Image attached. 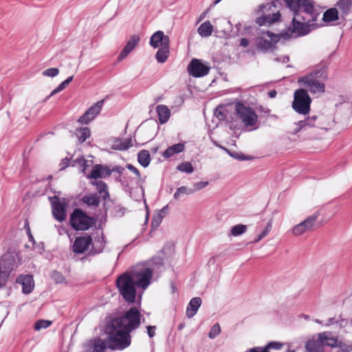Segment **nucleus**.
<instances>
[{
  "mask_svg": "<svg viewBox=\"0 0 352 352\" xmlns=\"http://www.w3.org/2000/svg\"><path fill=\"white\" fill-rule=\"evenodd\" d=\"M151 160V155L148 151L141 150L138 153V162L144 168H146L149 166Z\"/></svg>",
  "mask_w": 352,
  "mask_h": 352,
  "instance_id": "72a5a7b5",
  "label": "nucleus"
},
{
  "mask_svg": "<svg viewBox=\"0 0 352 352\" xmlns=\"http://www.w3.org/2000/svg\"><path fill=\"white\" fill-rule=\"evenodd\" d=\"M201 305V299L199 297L192 298L188 302L186 308V316L191 318L197 313Z\"/></svg>",
  "mask_w": 352,
  "mask_h": 352,
  "instance_id": "4be33fe9",
  "label": "nucleus"
},
{
  "mask_svg": "<svg viewBox=\"0 0 352 352\" xmlns=\"http://www.w3.org/2000/svg\"><path fill=\"white\" fill-rule=\"evenodd\" d=\"M324 339V333H318L317 339H312L306 342V350L308 352H323L322 342Z\"/></svg>",
  "mask_w": 352,
  "mask_h": 352,
  "instance_id": "6ab92c4d",
  "label": "nucleus"
},
{
  "mask_svg": "<svg viewBox=\"0 0 352 352\" xmlns=\"http://www.w3.org/2000/svg\"><path fill=\"white\" fill-rule=\"evenodd\" d=\"M164 264V259L161 256L153 257L149 261L148 265L155 268L162 267Z\"/></svg>",
  "mask_w": 352,
  "mask_h": 352,
  "instance_id": "a18cd8bd",
  "label": "nucleus"
},
{
  "mask_svg": "<svg viewBox=\"0 0 352 352\" xmlns=\"http://www.w3.org/2000/svg\"><path fill=\"white\" fill-rule=\"evenodd\" d=\"M266 36H267L270 38V43H274V46H276V44L278 42L283 41H288L289 38L286 36V32L285 30H282L278 34H275L271 31H266L265 33Z\"/></svg>",
  "mask_w": 352,
  "mask_h": 352,
  "instance_id": "473e14b6",
  "label": "nucleus"
},
{
  "mask_svg": "<svg viewBox=\"0 0 352 352\" xmlns=\"http://www.w3.org/2000/svg\"><path fill=\"white\" fill-rule=\"evenodd\" d=\"M282 2L285 3L293 14L305 13L311 16V21H316L319 13L315 10V1L314 0H272L271 2L261 4L256 10L257 14L261 16L257 17L255 22L258 26L271 25L280 20L281 14L279 10L274 11L272 8H278Z\"/></svg>",
  "mask_w": 352,
  "mask_h": 352,
  "instance_id": "f257e3e1",
  "label": "nucleus"
},
{
  "mask_svg": "<svg viewBox=\"0 0 352 352\" xmlns=\"http://www.w3.org/2000/svg\"><path fill=\"white\" fill-rule=\"evenodd\" d=\"M58 73L59 69L56 67H51L43 72V76L50 77H55L58 74Z\"/></svg>",
  "mask_w": 352,
  "mask_h": 352,
  "instance_id": "8fccbe9b",
  "label": "nucleus"
},
{
  "mask_svg": "<svg viewBox=\"0 0 352 352\" xmlns=\"http://www.w3.org/2000/svg\"><path fill=\"white\" fill-rule=\"evenodd\" d=\"M249 352H270L265 347H254L249 350Z\"/></svg>",
  "mask_w": 352,
  "mask_h": 352,
  "instance_id": "774afa93",
  "label": "nucleus"
},
{
  "mask_svg": "<svg viewBox=\"0 0 352 352\" xmlns=\"http://www.w3.org/2000/svg\"><path fill=\"white\" fill-rule=\"evenodd\" d=\"M92 244V237L85 233L84 235L76 237L72 245V251L76 254H81L89 250Z\"/></svg>",
  "mask_w": 352,
  "mask_h": 352,
  "instance_id": "2eb2a0df",
  "label": "nucleus"
},
{
  "mask_svg": "<svg viewBox=\"0 0 352 352\" xmlns=\"http://www.w3.org/2000/svg\"><path fill=\"white\" fill-rule=\"evenodd\" d=\"M23 258L19 251L8 248L0 258V287L4 285L11 272L22 263Z\"/></svg>",
  "mask_w": 352,
  "mask_h": 352,
  "instance_id": "423d86ee",
  "label": "nucleus"
},
{
  "mask_svg": "<svg viewBox=\"0 0 352 352\" xmlns=\"http://www.w3.org/2000/svg\"><path fill=\"white\" fill-rule=\"evenodd\" d=\"M146 330H147L148 336L150 338H152L155 336V330H156L155 326H151V325L147 326Z\"/></svg>",
  "mask_w": 352,
  "mask_h": 352,
  "instance_id": "052dcab7",
  "label": "nucleus"
},
{
  "mask_svg": "<svg viewBox=\"0 0 352 352\" xmlns=\"http://www.w3.org/2000/svg\"><path fill=\"white\" fill-rule=\"evenodd\" d=\"M67 85H68L67 83L65 80H63L60 84L58 85V86L56 88H55L51 92L50 95L47 97V98L51 97L52 96H54V95L62 91L63 90H64L66 88V87Z\"/></svg>",
  "mask_w": 352,
  "mask_h": 352,
  "instance_id": "603ef678",
  "label": "nucleus"
},
{
  "mask_svg": "<svg viewBox=\"0 0 352 352\" xmlns=\"http://www.w3.org/2000/svg\"><path fill=\"white\" fill-rule=\"evenodd\" d=\"M318 217V215L317 214H314L307 217L304 221L293 228V234L299 236L305 232L313 230L317 226L316 221Z\"/></svg>",
  "mask_w": 352,
  "mask_h": 352,
  "instance_id": "ddd939ff",
  "label": "nucleus"
},
{
  "mask_svg": "<svg viewBox=\"0 0 352 352\" xmlns=\"http://www.w3.org/2000/svg\"><path fill=\"white\" fill-rule=\"evenodd\" d=\"M91 184L96 186L98 193L101 195L102 199L104 201L110 199V195L108 191V186L104 182L99 180L92 182Z\"/></svg>",
  "mask_w": 352,
  "mask_h": 352,
  "instance_id": "393cba45",
  "label": "nucleus"
},
{
  "mask_svg": "<svg viewBox=\"0 0 352 352\" xmlns=\"http://www.w3.org/2000/svg\"><path fill=\"white\" fill-rule=\"evenodd\" d=\"M197 31L201 36L208 37L212 34L213 26L209 21H206L200 25Z\"/></svg>",
  "mask_w": 352,
  "mask_h": 352,
  "instance_id": "f704fd0d",
  "label": "nucleus"
},
{
  "mask_svg": "<svg viewBox=\"0 0 352 352\" xmlns=\"http://www.w3.org/2000/svg\"><path fill=\"white\" fill-rule=\"evenodd\" d=\"M80 162H81L80 165L82 167V172L85 173V170L89 167L88 161L84 158L80 159Z\"/></svg>",
  "mask_w": 352,
  "mask_h": 352,
  "instance_id": "69168bd1",
  "label": "nucleus"
},
{
  "mask_svg": "<svg viewBox=\"0 0 352 352\" xmlns=\"http://www.w3.org/2000/svg\"><path fill=\"white\" fill-rule=\"evenodd\" d=\"M126 168L133 173L139 179L141 177V174L139 170L131 164H128L126 166Z\"/></svg>",
  "mask_w": 352,
  "mask_h": 352,
  "instance_id": "4d7b16f0",
  "label": "nucleus"
},
{
  "mask_svg": "<svg viewBox=\"0 0 352 352\" xmlns=\"http://www.w3.org/2000/svg\"><path fill=\"white\" fill-rule=\"evenodd\" d=\"M51 324L52 322L50 320L40 319L34 323V327L35 330L39 331L42 329L47 328L51 325Z\"/></svg>",
  "mask_w": 352,
  "mask_h": 352,
  "instance_id": "37998d69",
  "label": "nucleus"
},
{
  "mask_svg": "<svg viewBox=\"0 0 352 352\" xmlns=\"http://www.w3.org/2000/svg\"><path fill=\"white\" fill-rule=\"evenodd\" d=\"M282 346H283V344L279 342L271 341V342H268L267 344V345L265 346V349H267V351H269V350L270 349H276V350L280 349L282 347Z\"/></svg>",
  "mask_w": 352,
  "mask_h": 352,
  "instance_id": "3c124183",
  "label": "nucleus"
},
{
  "mask_svg": "<svg viewBox=\"0 0 352 352\" xmlns=\"http://www.w3.org/2000/svg\"><path fill=\"white\" fill-rule=\"evenodd\" d=\"M178 190V192L181 195H190L192 194L195 192V190L192 188H188L186 186H181L177 189Z\"/></svg>",
  "mask_w": 352,
  "mask_h": 352,
  "instance_id": "5fc2aeb1",
  "label": "nucleus"
},
{
  "mask_svg": "<svg viewBox=\"0 0 352 352\" xmlns=\"http://www.w3.org/2000/svg\"><path fill=\"white\" fill-rule=\"evenodd\" d=\"M153 268L144 264L138 265L131 271L120 274L116 280V285L120 294L128 304L135 302L136 287L145 289L151 284Z\"/></svg>",
  "mask_w": 352,
  "mask_h": 352,
  "instance_id": "f03ea898",
  "label": "nucleus"
},
{
  "mask_svg": "<svg viewBox=\"0 0 352 352\" xmlns=\"http://www.w3.org/2000/svg\"><path fill=\"white\" fill-rule=\"evenodd\" d=\"M70 160H71L68 157L63 159L60 163L59 164L60 170H62L67 168L69 166Z\"/></svg>",
  "mask_w": 352,
  "mask_h": 352,
  "instance_id": "13d9d810",
  "label": "nucleus"
},
{
  "mask_svg": "<svg viewBox=\"0 0 352 352\" xmlns=\"http://www.w3.org/2000/svg\"><path fill=\"white\" fill-rule=\"evenodd\" d=\"M25 226H28L27 235L28 236L29 241L32 242V244H36V242L31 232L30 226H29L28 221H25Z\"/></svg>",
  "mask_w": 352,
  "mask_h": 352,
  "instance_id": "e2e57ef3",
  "label": "nucleus"
},
{
  "mask_svg": "<svg viewBox=\"0 0 352 352\" xmlns=\"http://www.w3.org/2000/svg\"><path fill=\"white\" fill-rule=\"evenodd\" d=\"M140 41V37L138 35H133L130 38V39L127 41L125 46L120 52L118 55V60H122L124 58H126L128 54L131 52L134 48L137 46Z\"/></svg>",
  "mask_w": 352,
  "mask_h": 352,
  "instance_id": "aec40b11",
  "label": "nucleus"
},
{
  "mask_svg": "<svg viewBox=\"0 0 352 352\" xmlns=\"http://www.w3.org/2000/svg\"><path fill=\"white\" fill-rule=\"evenodd\" d=\"M80 131V135H78V141L80 143H83L90 137L91 131L90 129L85 126L82 127L78 129Z\"/></svg>",
  "mask_w": 352,
  "mask_h": 352,
  "instance_id": "ea45409f",
  "label": "nucleus"
},
{
  "mask_svg": "<svg viewBox=\"0 0 352 352\" xmlns=\"http://www.w3.org/2000/svg\"><path fill=\"white\" fill-rule=\"evenodd\" d=\"M324 333L325 339L322 342V346H328L331 347H337L339 345L340 342L337 338L329 337L327 333Z\"/></svg>",
  "mask_w": 352,
  "mask_h": 352,
  "instance_id": "e433bc0d",
  "label": "nucleus"
},
{
  "mask_svg": "<svg viewBox=\"0 0 352 352\" xmlns=\"http://www.w3.org/2000/svg\"><path fill=\"white\" fill-rule=\"evenodd\" d=\"M107 337L91 340L85 346V352H105L107 348L112 351H122L131 345V331L109 320L104 327Z\"/></svg>",
  "mask_w": 352,
  "mask_h": 352,
  "instance_id": "7ed1b4c3",
  "label": "nucleus"
},
{
  "mask_svg": "<svg viewBox=\"0 0 352 352\" xmlns=\"http://www.w3.org/2000/svg\"><path fill=\"white\" fill-rule=\"evenodd\" d=\"M96 220L89 216L86 212L80 208H76L70 214L69 223L71 227L76 231H86L89 230Z\"/></svg>",
  "mask_w": 352,
  "mask_h": 352,
  "instance_id": "6e6552de",
  "label": "nucleus"
},
{
  "mask_svg": "<svg viewBox=\"0 0 352 352\" xmlns=\"http://www.w3.org/2000/svg\"><path fill=\"white\" fill-rule=\"evenodd\" d=\"M272 227V221H269L263 229V230L255 238L254 242L257 243L259 241H261L262 239H263L265 236H266L268 233L270 232Z\"/></svg>",
  "mask_w": 352,
  "mask_h": 352,
  "instance_id": "a19ab883",
  "label": "nucleus"
},
{
  "mask_svg": "<svg viewBox=\"0 0 352 352\" xmlns=\"http://www.w3.org/2000/svg\"><path fill=\"white\" fill-rule=\"evenodd\" d=\"M49 200L52 205L54 218L59 222L63 221L66 218L67 208L65 199L60 200L58 195H54L50 197Z\"/></svg>",
  "mask_w": 352,
  "mask_h": 352,
  "instance_id": "f8f14e48",
  "label": "nucleus"
},
{
  "mask_svg": "<svg viewBox=\"0 0 352 352\" xmlns=\"http://www.w3.org/2000/svg\"><path fill=\"white\" fill-rule=\"evenodd\" d=\"M34 246V248L37 250L38 252L40 254H42L43 252L45 250V245L43 242H39L38 243H36V244H32Z\"/></svg>",
  "mask_w": 352,
  "mask_h": 352,
  "instance_id": "0e129e2a",
  "label": "nucleus"
},
{
  "mask_svg": "<svg viewBox=\"0 0 352 352\" xmlns=\"http://www.w3.org/2000/svg\"><path fill=\"white\" fill-rule=\"evenodd\" d=\"M328 78L327 67L319 66L305 76L298 78V83L301 87H305L312 94H322L325 91L324 80Z\"/></svg>",
  "mask_w": 352,
  "mask_h": 352,
  "instance_id": "20e7f679",
  "label": "nucleus"
},
{
  "mask_svg": "<svg viewBox=\"0 0 352 352\" xmlns=\"http://www.w3.org/2000/svg\"><path fill=\"white\" fill-rule=\"evenodd\" d=\"M339 12L336 8H331L324 12L322 21L324 23H331L338 20Z\"/></svg>",
  "mask_w": 352,
  "mask_h": 352,
  "instance_id": "c85d7f7f",
  "label": "nucleus"
},
{
  "mask_svg": "<svg viewBox=\"0 0 352 352\" xmlns=\"http://www.w3.org/2000/svg\"><path fill=\"white\" fill-rule=\"evenodd\" d=\"M81 201L87 206L98 207L100 202V197L98 193H90L82 197Z\"/></svg>",
  "mask_w": 352,
  "mask_h": 352,
  "instance_id": "bb28decb",
  "label": "nucleus"
},
{
  "mask_svg": "<svg viewBox=\"0 0 352 352\" xmlns=\"http://www.w3.org/2000/svg\"><path fill=\"white\" fill-rule=\"evenodd\" d=\"M104 213L107 212L112 217L120 218L123 217L127 211L125 207L122 206L116 199H109L103 204Z\"/></svg>",
  "mask_w": 352,
  "mask_h": 352,
  "instance_id": "4468645a",
  "label": "nucleus"
},
{
  "mask_svg": "<svg viewBox=\"0 0 352 352\" xmlns=\"http://www.w3.org/2000/svg\"><path fill=\"white\" fill-rule=\"evenodd\" d=\"M168 208V206L166 205L160 210L157 214L154 215L151 221L152 230H156L160 226L163 218L167 212Z\"/></svg>",
  "mask_w": 352,
  "mask_h": 352,
  "instance_id": "cd10ccee",
  "label": "nucleus"
},
{
  "mask_svg": "<svg viewBox=\"0 0 352 352\" xmlns=\"http://www.w3.org/2000/svg\"><path fill=\"white\" fill-rule=\"evenodd\" d=\"M317 119H318L317 116H312L310 117H307L305 120H300L297 123L298 128L296 129V133L299 132L300 130L305 129L306 126H309V127L317 126V124H316Z\"/></svg>",
  "mask_w": 352,
  "mask_h": 352,
  "instance_id": "2f4dec72",
  "label": "nucleus"
},
{
  "mask_svg": "<svg viewBox=\"0 0 352 352\" xmlns=\"http://www.w3.org/2000/svg\"><path fill=\"white\" fill-rule=\"evenodd\" d=\"M89 113L87 111L78 118V122L81 124H89L94 118L89 114Z\"/></svg>",
  "mask_w": 352,
  "mask_h": 352,
  "instance_id": "de8ad7c7",
  "label": "nucleus"
},
{
  "mask_svg": "<svg viewBox=\"0 0 352 352\" xmlns=\"http://www.w3.org/2000/svg\"><path fill=\"white\" fill-rule=\"evenodd\" d=\"M159 122L161 124H165L168 122L170 116V111L164 104H159L156 107Z\"/></svg>",
  "mask_w": 352,
  "mask_h": 352,
  "instance_id": "5701e85b",
  "label": "nucleus"
},
{
  "mask_svg": "<svg viewBox=\"0 0 352 352\" xmlns=\"http://www.w3.org/2000/svg\"><path fill=\"white\" fill-rule=\"evenodd\" d=\"M149 44L155 49L161 47L163 45L170 44V38L168 36L164 34L163 31L158 30L151 35Z\"/></svg>",
  "mask_w": 352,
  "mask_h": 352,
  "instance_id": "f3484780",
  "label": "nucleus"
},
{
  "mask_svg": "<svg viewBox=\"0 0 352 352\" xmlns=\"http://www.w3.org/2000/svg\"><path fill=\"white\" fill-rule=\"evenodd\" d=\"M311 98L307 89L303 88L298 89L294 93L292 108L299 114L307 115L311 110Z\"/></svg>",
  "mask_w": 352,
  "mask_h": 352,
  "instance_id": "1a4fd4ad",
  "label": "nucleus"
},
{
  "mask_svg": "<svg viewBox=\"0 0 352 352\" xmlns=\"http://www.w3.org/2000/svg\"><path fill=\"white\" fill-rule=\"evenodd\" d=\"M16 283L21 285L22 292L24 294H30L34 287L33 276L30 274H20L16 279Z\"/></svg>",
  "mask_w": 352,
  "mask_h": 352,
  "instance_id": "dca6fc26",
  "label": "nucleus"
},
{
  "mask_svg": "<svg viewBox=\"0 0 352 352\" xmlns=\"http://www.w3.org/2000/svg\"><path fill=\"white\" fill-rule=\"evenodd\" d=\"M223 109V107L222 105H219L214 111V115L221 120L226 118V114L224 113Z\"/></svg>",
  "mask_w": 352,
  "mask_h": 352,
  "instance_id": "09e8293b",
  "label": "nucleus"
},
{
  "mask_svg": "<svg viewBox=\"0 0 352 352\" xmlns=\"http://www.w3.org/2000/svg\"><path fill=\"white\" fill-rule=\"evenodd\" d=\"M87 112H89V115H91V116L92 118H95V116L96 115H98L99 113H100V110H98V109H97V107H96L94 104L92 106H91L87 110Z\"/></svg>",
  "mask_w": 352,
  "mask_h": 352,
  "instance_id": "bf43d9fd",
  "label": "nucleus"
},
{
  "mask_svg": "<svg viewBox=\"0 0 352 352\" xmlns=\"http://www.w3.org/2000/svg\"><path fill=\"white\" fill-rule=\"evenodd\" d=\"M170 44L165 45L159 47L155 54V58L160 63H164L166 61L170 54Z\"/></svg>",
  "mask_w": 352,
  "mask_h": 352,
  "instance_id": "7c9ffc66",
  "label": "nucleus"
},
{
  "mask_svg": "<svg viewBox=\"0 0 352 352\" xmlns=\"http://www.w3.org/2000/svg\"><path fill=\"white\" fill-rule=\"evenodd\" d=\"M177 169L182 173H186L188 174H190L194 172V167L192 164L189 162H182L179 164L177 167Z\"/></svg>",
  "mask_w": 352,
  "mask_h": 352,
  "instance_id": "4c0bfd02",
  "label": "nucleus"
},
{
  "mask_svg": "<svg viewBox=\"0 0 352 352\" xmlns=\"http://www.w3.org/2000/svg\"><path fill=\"white\" fill-rule=\"evenodd\" d=\"M337 346L339 347V351L337 352H351L352 350V347L351 346L342 343V342H340L339 345Z\"/></svg>",
  "mask_w": 352,
  "mask_h": 352,
  "instance_id": "864d4df0",
  "label": "nucleus"
},
{
  "mask_svg": "<svg viewBox=\"0 0 352 352\" xmlns=\"http://www.w3.org/2000/svg\"><path fill=\"white\" fill-rule=\"evenodd\" d=\"M107 241L104 239V236L102 232L100 236L95 239L94 242L92 241L91 248L88 252L87 256H94L102 252Z\"/></svg>",
  "mask_w": 352,
  "mask_h": 352,
  "instance_id": "412c9836",
  "label": "nucleus"
},
{
  "mask_svg": "<svg viewBox=\"0 0 352 352\" xmlns=\"http://www.w3.org/2000/svg\"><path fill=\"white\" fill-rule=\"evenodd\" d=\"M235 111L236 116L245 126H254L256 124L258 116L251 107L239 102L235 105Z\"/></svg>",
  "mask_w": 352,
  "mask_h": 352,
  "instance_id": "9d476101",
  "label": "nucleus"
},
{
  "mask_svg": "<svg viewBox=\"0 0 352 352\" xmlns=\"http://www.w3.org/2000/svg\"><path fill=\"white\" fill-rule=\"evenodd\" d=\"M122 176L121 182H120V184L122 186L123 188H129V182L126 179L125 174Z\"/></svg>",
  "mask_w": 352,
  "mask_h": 352,
  "instance_id": "338daca9",
  "label": "nucleus"
},
{
  "mask_svg": "<svg viewBox=\"0 0 352 352\" xmlns=\"http://www.w3.org/2000/svg\"><path fill=\"white\" fill-rule=\"evenodd\" d=\"M256 47L258 50L263 53L272 52L277 49V46H274V43L263 38H258L256 43Z\"/></svg>",
  "mask_w": 352,
  "mask_h": 352,
  "instance_id": "b1692460",
  "label": "nucleus"
},
{
  "mask_svg": "<svg viewBox=\"0 0 352 352\" xmlns=\"http://www.w3.org/2000/svg\"><path fill=\"white\" fill-rule=\"evenodd\" d=\"M341 11V16L344 19L351 10L352 0H338L336 4Z\"/></svg>",
  "mask_w": 352,
  "mask_h": 352,
  "instance_id": "c756f323",
  "label": "nucleus"
},
{
  "mask_svg": "<svg viewBox=\"0 0 352 352\" xmlns=\"http://www.w3.org/2000/svg\"><path fill=\"white\" fill-rule=\"evenodd\" d=\"M294 16L289 25L285 29L286 36L289 39L297 38L309 34L314 29L315 21H311V18L306 19L302 14L298 16L293 14Z\"/></svg>",
  "mask_w": 352,
  "mask_h": 352,
  "instance_id": "0eeeda50",
  "label": "nucleus"
},
{
  "mask_svg": "<svg viewBox=\"0 0 352 352\" xmlns=\"http://www.w3.org/2000/svg\"><path fill=\"white\" fill-rule=\"evenodd\" d=\"M247 230V226L243 224H237L231 228V234L234 236H238L245 233Z\"/></svg>",
  "mask_w": 352,
  "mask_h": 352,
  "instance_id": "58836bf2",
  "label": "nucleus"
},
{
  "mask_svg": "<svg viewBox=\"0 0 352 352\" xmlns=\"http://www.w3.org/2000/svg\"><path fill=\"white\" fill-rule=\"evenodd\" d=\"M142 295H139L137 300V307H131L129 309L121 313L120 315L111 318V320L116 322V325L122 326L129 331L138 329L145 318L140 312Z\"/></svg>",
  "mask_w": 352,
  "mask_h": 352,
  "instance_id": "39448f33",
  "label": "nucleus"
},
{
  "mask_svg": "<svg viewBox=\"0 0 352 352\" xmlns=\"http://www.w3.org/2000/svg\"><path fill=\"white\" fill-rule=\"evenodd\" d=\"M210 69V66L202 60L193 58L188 65L189 74L195 78H201L206 76Z\"/></svg>",
  "mask_w": 352,
  "mask_h": 352,
  "instance_id": "9b49d317",
  "label": "nucleus"
},
{
  "mask_svg": "<svg viewBox=\"0 0 352 352\" xmlns=\"http://www.w3.org/2000/svg\"><path fill=\"white\" fill-rule=\"evenodd\" d=\"M185 144L182 142L175 144L168 147L163 153V157L164 158H170L175 154L179 153L184 150Z\"/></svg>",
  "mask_w": 352,
  "mask_h": 352,
  "instance_id": "a878e982",
  "label": "nucleus"
},
{
  "mask_svg": "<svg viewBox=\"0 0 352 352\" xmlns=\"http://www.w3.org/2000/svg\"><path fill=\"white\" fill-rule=\"evenodd\" d=\"M51 278L56 284H60L66 282V278L63 274L57 270H54L52 272Z\"/></svg>",
  "mask_w": 352,
  "mask_h": 352,
  "instance_id": "79ce46f5",
  "label": "nucleus"
},
{
  "mask_svg": "<svg viewBox=\"0 0 352 352\" xmlns=\"http://www.w3.org/2000/svg\"><path fill=\"white\" fill-rule=\"evenodd\" d=\"M208 185V182H204V181H201V182H198L197 183H195L194 184V187H195V190H201L205 187H206Z\"/></svg>",
  "mask_w": 352,
  "mask_h": 352,
  "instance_id": "680f3d73",
  "label": "nucleus"
},
{
  "mask_svg": "<svg viewBox=\"0 0 352 352\" xmlns=\"http://www.w3.org/2000/svg\"><path fill=\"white\" fill-rule=\"evenodd\" d=\"M230 157L239 161H248L253 159V157L250 155H247L237 151H233L232 153H230Z\"/></svg>",
  "mask_w": 352,
  "mask_h": 352,
  "instance_id": "c03bdc74",
  "label": "nucleus"
},
{
  "mask_svg": "<svg viewBox=\"0 0 352 352\" xmlns=\"http://www.w3.org/2000/svg\"><path fill=\"white\" fill-rule=\"evenodd\" d=\"M221 333V327L219 323H215L213 324L210 329V331L208 333V337L210 339H214L217 336H218Z\"/></svg>",
  "mask_w": 352,
  "mask_h": 352,
  "instance_id": "49530a36",
  "label": "nucleus"
},
{
  "mask_svg": "<svg viewBox=\"0 0 352 352\" xmlns=\"http://www.w3.org/2000/svg\"><path fill=\"white\" fill-rule=\"evenodd\" d=\"M133 146L132 138H127L122 141L118 140L113 145L112 148L117 151H126Z\"/></svg>",
  "mask_w": 352,
  "mask_h": 352,
  "instance_id": "c9c22d12",
  "label": "nucleus"
},
{
  "mask_svg": "<svg viewBox=\"0 0 352 352\" xmlns=\"http://www.w3.org/2000/svg\"><path fill=\"white\" fill-rule=\"evenodd\" d=\"M124 170H125L124 168L120 165L114 166L111 169L110 168L111 174L113 172H116L119 175H124Z\"/></svg>",
  "mask_w": 352,
  "mask_h": 352,
  "instance_id": "6e6d98bb",
  "label": "nucleus"
},
{
  "mask_svg": "<svg viewBox=\"0 0 352 352\" xmlns=\"http://www.w3.org/2000/svg\"><path fill=\"white\" fill-rule=\"evenodd\" d=\"M109 176H111V171L108 166L96 164L93 166L91 173L87 175V178L97 179Z\"/></svg>",
  "mask_w": 352,
  "mask_h": 352,
  "instance_id": "a211bd4d",
  "label": "nucleus"
}]
</instances>
